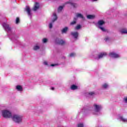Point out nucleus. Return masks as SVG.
Wrapping results in <instances>:
<instances>
[{"instance_id": "f3484780", "label": "nucleus", "mask_w": 127, "mask_h": 127, "mask_svg": "<svg viewBox=\"0 0 127 127\" xmlns=\"http://www.w3.org/2000/svg\"><path fill=\"white\" fill-rule=\"evenodd\" d=\"M98 24L99 26H101L103 25V24H105V21H104L103 20H100L98 21Z\"/></svg>"}, {"instance_id": "f704fd0d", "label": "nucleus", "mask_w": 127, "mask_h": 127, "mask_svg": "<svg viewBox=\"0 0 127 127\" xmlns=\"http://www.w3.org/2000/svg\"><path fill=\"white\" fill-rule=\"evenodd\" d=\"M109 40H110V38H109L108 37H106L105 39V41H106V42L109 41Z\"/></svg>"}, {"instance_id": "dca6fc26", "label": "nucleus", "mask_w": 127, "mask_h": 127, "mask_svg": "<svg viewBox=\"0 0 127 127\" xmlns=\"http://www.w3.org/2000/svg\"><path fill=\"white\" fill-rule=\"evenodd\" d=\"M54 17V19L52 20V22H55L56 21V20H57V15H56V13H54L53 14Z\"/></svg>"}, {"instance_id": "bb28decb", "label": "nucleus", "mask_w": 127, "mask_h": 127, "mask_svg": "<svg viewBox=\"0 0 127 127\" xmlns=\"http://www.w3.org/2000/svg\"><path fill=\"white\" fill-rule=\"evenodd\" d=\"M40 48V47H39V46H35L34 47V50H38V49H39Z\"/></svg>"}, {"instance_id": "7ed1b4c3", "label": "nucleus", "mask_w": 127, "mask_h": 127, "mask_svg": "<svg viewBox=\"0 0 127 127\" xmlns=\"http://www.w3.org/2000/svg\"><path fill=\"white\" fill-rule=\"evenodd\" d=\"M2 116L3 118L6 119H9L10 118H12V114L11 112L8 111L7 110H2Z\"/></svg>"}, {"instance_id": "c9c22d12", "label": "nucleus", "mask_w": 127, "mask_h": 127, "mask_svg": "<svg viewBox=\"0 0 127 127\" xmlns=\"http://www.w3.org/2000/svg\"><path fill=\"white\" fill-rule=\"evenodd\" d=\"M52 67H54L55 66H57V64H51Z\"/></svg>"}, {"instance_id": "9d476101", "label": "nucleus", "mask_w": 127, "mask_h": 127, "mask_svg": "<svg viewBox=\"0 0 127 127\" xmlns=\"http://www.w3.org/2000/svg\"><path fill=\"white\" fill-rule=\"evenodd\" d=\"M55 42L57 44H59L60 45H63L65 43V41H63V40H60L58 38L55 40Z\"/></svg>"}, {"instance_id": "e433bc0d", "label": "nucleus", "mask_w": 127, "mask_h": 127, "mask_svg": "<svg viewBox=\"0 0 127 127\" xmlns=\"http://www.w3.org/2000/svg\"><path fill=\"white\" fill-rule=\"evenodd\" d=\"M44 65H48V63H47V62H45L44 63Z\"/></svg>"}, {"instance_id": "cd10ccee", "label": "nucleus", "mask_w": 127, "mask_h": 127, "mask_svg": "<svg viewBox=\"0 0 127 127\" xmlns=\"http://www.w3.org/2000/svg\"><path fill=\"white\" fill-rule=\"evenodd\" d=\"M75 56H76V54H75L74 53H72L69 54V57H75Z\"/></svg>"}, {"instance_id": "a211bd4d", "label": "nucleus", "mask_w": 127, "mask_h": 127, "mask_svg": "<svg viewBox=\"0 0 127 127\" xmlns=\"http://www.w3.org/2000/svg\"><path fill=\"white\" fill-rule=\"evenodd\" d=\"M68 31V27H65L64 28H63L62 30V33H66Z\"/></svg>"}, {"instance_id": "1a4fd4ad", "label": "nucleus", "mask_w": 127, "mask_h": 127, "mask_svg": "<svg viewBox=\"0 0 127 127\" xmlns=\"http://www.w3.org/2000/svg\"><path fill=\"white\" fill-rule=\"evenodd\" d=\"M70 34L74 39H77L79 36V33L78 32H71Z\"/></svg>"}, {"instance_id": "f8f14e48", "label": "nucleus", "mask_w": 127, "mask_h": 127, "mask_svg": "<svg viewBox=\"0 0 127 127\" xmlns=\"http://www.w3.org/2000/svg\"><path fill=\"white\" fill-rule=\"evenodd\" d=\"M118 120L121 121V122H123V123H127V119L124 118L121 115L118 116Z\"/></svg>"}, {"instance_id": "6ab92c4d", "label": "nucleus", "mask_w": 127, "mask_h": 127, "mask_svg": "<svg viewBox=\"0 0 127 127\" xmlns=\"http://www.w3.org/2000/svg\"><path fill=\"white\" fill-rule=\"evenodd\" d=\"M16 89H17L18 91H19L20 92L22 91L23 90V88L20 85H17L16 86Z\"/></svg>"}, {"instance_id": "412c9836", "label": "nucleus", "mask_w": 127, "mask_h": 127, "mask_svg": "<svg viewBox=\"0 0 127 127\" xmlns=\"http://www.w3.org/2000/svg\"><path fill=\"white\" fill-rule=\"evenodd\" d=\"M121 33L122 34H127V30L126 29H123L121 31Z\"/></svg>"}, {"instance_id": "20e7f679", "label": "nucleus", "mask_w": 127, "mask_h": 127, "mask_svg": "<svg viewBox=\"0 0 127 127\" xmlns=\"http://www.w3.org/2000/svg\"><path fill=\"white\" fill-rule=\"evenodd\" d=\"M2 27L7 31V32H11V27L6 22H4L2 24Z\"/></svg>"}, {"instance_id": "c85d7f7f", "label": "nucleus", "mask_w": 127, "mask_h": 127, "mask_svg": "<svg viewBox=\"0 0 127 127\" xmlns=\"http://www.w3.org/2000/svg\"><path fill=\"white\" fill-rule=\"evenodd\" d=\"M98 28H100V29H101V30H102V31L105 32L106 31V30L104 28V27H102L101 26H98Z\"/></svg>"}, {"instance_id": "0eeeda50", "label": "nucleus", "mask_w": 127, "mask_h": 127, "mask_svg": "<svg viewBox=\"0 0 127 127\" xmlns=\"http://www.w3.org/2000/svg\"><path fill=\"white\" fill-rule=\"evenodd\" d=\"M9 38L12 41H15V40H17V38H18V35L15 34H12V35L9 36Z\"/></svg>"}, {"instance_id": "f03ea898", "label": "nucleus", "mask_w": 127, "mask_h": 127, "mask_svg": "<svg viewBox=\"0 0 127 127\" xmlns=\"http://www.w3.org/2000/svg\"><path fill=\"white\" fill-rule=\"evenodd\" d=\"M12 120L16 124H20L22 122V116L18 115H14L12 116Z\"/></svg>"}, {"instance_id": "39448f33", "label": "nucleus", "mask_w": 127, "mask_h": 127, "mask_svg": "<svg viewBox=\"0 0 127 127\" xmlns=\"http://www.w3.org/2000/svg\"><path fill=\"white\" fill-rule=\"evenodd\" d=\"M107 53L103 52L100 53V54L98 55V56L94 57V59L96 60H100V59H102V58H104L105 56H107Z\"/></svg>"}, {"instance_id": "393cba45", "label": "nucleus", "mask_w": 127, "mask_h": 127, "mask_svg": "<svg viewBox=\"0 0 127 127\" xmlns=\"http://www.w3.org/2000/svg\"><path fill=\"white\" fill-rule=\"evenodd\" d=\"M81 29V25H77L75 28V30H79V29Z\"/></svg>"}, {"instance_id": "2eb2a0df", "label": "nucleus", "mask_w": 127, "mask_h": 127, "mask_svg": "<svg viewBox=\"0 0 127 127\" xmlns=\"http://www.w3.org/2000/svg\"><path fill=\"white\" fill-rule=\"evenodd\" d=\"M95 95H96L95 92H90L86 94V95L88 96V97H90V96H95Z\"/></svg>"}, {"instance_id": "aec40b11", "label": "nucleus", "mask_w": 127, "mask_h": 127, "mask_svg": "<svg viewBox=\"0 0 127 127\" xmlns=\"http://www.w3.org/2000/svg\"><path fill=\"white\" fill-rule=\"evenodd\" d=\"M87 17L88 19H93L95 18V16H94L93 15H88L87 16Z\"/></svg>"}, {"instance_id": "9b49d317", "label": "nucleus", "mask_w": 127, "mask_h": 127, "mask_svg": "<svg viewBox=\"0 0 127 127\" xmlns=\"http://www.w3.org/2000/svg\"><path fill=\"white\" fill-rule=\"evenodd\" d=\"M39 7H40V5L39 4V3L36 2L33 8V10L34 11H36V10L39 9Z\"/></svg>"}, {"instance_id": "2f4dec72", "label": "nucleus", "mask_w": 127, "mask_h": 127, "mask_svg": "<svg viewBox=\"0 0 127 127\" xmlns=\"http://www.w3.org/2000/svg\"><path fill=\"white\" fill-rule=\"evenodd\" d=\"M123 101L125 104H127V97H124Z\"/></svg>"}, {"instance_id": "ddd939ff", "label": "nucleus", "mask_w": 127, "mask_h": 127, "mask_svg": "<svg viewBox=\"0 0 127 127\" xmlns=\"http://www.w3.org/2000/svg\"><path fill=\"white\" fill-rule=\"evenodd\" d=\"M78 18L77 17H74L73 18V21L70 22V25H74V24H76L77 23V20Z\"/></svg>"}, {"instance_id": "473e14b6", "label": "nucleus", "mask_w": 127, "mask_h": 127, "mask_svg": "<svg viewBox=\"0 0 127 127\" xmlns=\"http://www.w3.org/2000/svg\"><path fill=\"white\" fill-rule=\"evenodd\" d=\"M19 23V18L17 17L16 19V24H17Z\"/></svg>"}, {"instance_id": "4be33fe9", "label": "nucleus", "mask_w": 127, "mask_h": 127, "mask_svg": "<svg viewBox=\"0 0 127 127\" xmlns=\"http://www.w3.org/2000/svg\"><path fill=\"white\" fill-rule=\"evenodd\" d=\"M71 90H77V89H78V86L73 84L71 86Z\"/></svg>"}, {"instance_id": "c756f323", "label": "nucleus", "mask_w": 127, "mask_h": 127, "mask_svg": "<svg viewBox=\"0 0 127 127\" xmlns=\"http://www.w3.org/2000/svg\"><path fill=\"white\" fill-rule=\"evenodd\" d=\"M77 127H84V124L82 123H79L77 125Z\"/></svg>"}, {"instance_id": "7c9ffc66", "label": "nucleus", "mask_w": 127, "mask_h": 127, "mask_svg": "<svg viewBox=\"0 0 127 127\" xmlns=\"http://www.w3.org/2000/svg\"><path fill=\"white\" fill-rule=\"evenodd\" d=\"M42 41H43V43H46L48 41V40L46 38H44Z\"/></svg>"}, {"instance_id": "5701e85b", "label": "nucleus", "mask_w": 127, "mask_h": 127, "mask_svg": "<svg viewBox=\"0 0 127 127\" xmlns=\"http://www.w3.org/2000/svg\"><path fill=\"white\" fill-rule=\"evenodd\" d=\"M109 87V85L107 83H104L102 85V88L103 89H107Z\"/></svg>"}, {"instance_id": "72a5a7b5", "label": "nucleus", "mask_w": 127, "mask_h": 127, "mask_svg": "<svg viewBox=\"0 0 127 127\" xmlns=\"http://www.w3.org/2000/svg\"><path fill=\"white\" fill-rule=\"evenodd\" d=\"M53 25H52V23H50L49 25V28L51 29L52 28Z\"/></svg>"}, {"instance_id": "a878e982", "label": "nucleus", "mask_w": 127, "mask_h": 127, "mask_svg": "<svg viewBox=\"0 0 127 127\" xmlns=\"http://www.w3.org/2000/svg\"><path fill=\"white\" fill-rule=\"evenodd\" d=\"M62 9H63V6H60L58 9V12H60L62 11Z\"/></svg>"}, {"instance_id": "ea45409f", "label": "nucleus", "mask_w": 127, "mask_h": 127, "mask_svg": "<svg viewBox=\"0 0 127 127\" xmlns=\"http://www.w3.org/2000/svg\"><path fill=\"white\" fill-rule=\"evenodd\" d=\"M17 42H18V43H19V44L20 45H21V43H20L19 41H17Z\"/></svg>"}, {"instance_id": "b1692460", "label": "nucleus", "mask_w": 127, "mask_h": 127, "mask_svg": "<svg viewBox=\"0 0 127 127\" xmlns=\"http://www.w3.org/2000/svg\"><path fill=\"white\" fill-rule=\"evenodd\" d=\"M71 5H72V6H73V7H78V4L76 3H70Z\"/></svg>"}, {"instance_id": "6e6552de", "label": "nucleus", "mask_w": 127, "mask_h": 127, "mask_svg": "<svg viewBox=\"0 0 127 127\" xmlns=\"http://www.w3.org/2000/svg\"><path fill=\"white\" fill-rule=\"evenodd\" d=\"M110 57H112V58H120V55L115 53V52H111L109 54Z\"/></svg>"}, {"instance_id": "58836bf2", "label": "nucleus", "mask_w": 127, "mask_h": 127, "mask_svg": "<svg viewBox=\"0 0 127 127\" xmlns=\"http://www.w3.org/2000/svg\"><path fill=\"white\" fill-rule=\"evenodd\" d=\"M92 0V1H97V0Z\"/></svg>"}, {"instance_id": "4c0bfd02", "label": "nucleus", "mask_w": 127, "mask_h": 127, "mask_svg": "<svg viewBox=\"0 0 127 127\" xmlns=\"http://www.w3.org/2000/svg\"><path fill=\"white\" fill-rule=\"evenodd\" d=\"M55 88H54V87H52L51 90H52L53 91H54V90H55Z\"/></svg>"}, {"instance_id": "f257e3e1", "label": "nucleus", "mask_w": 127, "mask_h": 127, "mask_svg": "<svg viewBox=\"0 0 127 127\" xmlns=\"http://www.w3.org/2000/svg\"><path fill=\"white\" fill-rule=\"evenodd\" d=\"M90 110H91V112L93 115H95V116H100L101 114V110H102V106L95 104L93 106V110H92V108H90Z\"/></svg>"}, {"instance_id": "4468645a", "label": "nucleus", "mask_w": 127, "mask_h": 127, "mask_svg": "<svg viewBox=\"0 0 127 127\" xmlns=\"http://www.w3.org/2000/svg\"><path fill=\"white\" fill-rule=\"evenodd\" d=\"M76 17L77 18V17H79L80 18H82V19H84L85 18L84 17V16H83V15H82V14L81 13H76Z\"/></svg>"}, {"instance_id": "423d86ee", "label": "nucleus", "mask_w": 127, "mask_h": 127, "mask_svg": "<svg viewBox=\"0 0 127 127\" xmlns=\"http://www.w3.org/2000/svg\"><path fill=\"white\" fill-rule=\"evenodd\" d=\"M25 11H26L28 16H29V17L31 18L32 16V13H31V10H30V8L29 7V6H26L25 8Z\"/></svg>"}]
</instances>
